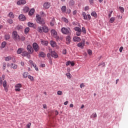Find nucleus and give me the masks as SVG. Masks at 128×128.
<instances>
[{
  "label": "nucleus",
  "instance_id": "obj_1",
  "mask_svg": "<svg viewBox=\"0 0 128 128\" xmlns=\"http://www.w3.org/2000/svg\"><path fill=\"white\" fill-rule=\"evenodd\" d=\"M12 36L13 40H14L16 42H20V35L18 34V32H16V31H14L12 32Z\"/></svg>",
  "mask_w": 128,
  "mask_h": 128
},
{
  "label": "nucleus",
  "instance_id": "obj_2",
  "mask_svg": "<svg viewBox=\"0 0 128 128\" xmlns=\"http://www.w3.org/2000/svg\"><path fill=\"white\" fill-rule=\"evenodd\" d=\"M36 22H38V24H42V26H44V24H46V22H44V18H42L40 14H37L36 16Z\"/></svg>",
  "mask_w": 128,
  "mask_h": 128
},
{
  "label": "nucleus",
  "instance_id": "obj_3",
  "mask_svg": "<svg viewBox=\"0 0 128 128\" xmlns=\"http://www.w3.org/2000/svg\"><path fill=\"white\" fill-rule=\"evenodd\" d=\"M70 28H66L64 27H63L61 29L62 34H70Z\"/></svg>",
  "mask_w": 128,
  "mask_h": 128
},
{
  "label": "nucleus",
  "instance_id": "obj_4",
  "mask_svg": "<svg viewBox=\"0 0 128 128\" xmlns=\"http://www.w3.org/2000/svg\"><path fill=\"white\" fill-rule=\"evenodd\" d=\"M84 44H86V40H82L80 42H79L77 46L78 48H84Z\"/></svg>",
  "mask_w": 128,
  "mask_h": 128
},
{
  "label": "nucleus",
  "instance_id": "obj_5",
  "mask_svg": "<svg viewBox=\"0 0 128 128\" xmlns=\"http://www.w3.org/2000/svg\"><path fill=\"white\" fill-rule=\"evenodd\" d=\"M33 48L35 52H38L40 48L38 47V44L36 43H34L32 44Z\"/></svg>",
  "mask_w": 128,
  "mask_h": 128
},
{
  "label": "nucleus",
  "instance_id": "obj_6",
  "mask_svg": "<svg viewBox=\"0 0 128 128\" xmlns=\"http://www.w3.org/2000/svg\"><path fill=\"white\" fill-rule=\"evenodd\" d=\"M51 34L53 38H58V32H56V30H51Z\"/></svg>",
  "mask_w": 128,
  "mask_h": 128
},
{
  "label": "nucleus",
  "instance_id": "obj_7",
  "mask_svg": "<svg viewBox=\"0 0 128 128\" xmlns=\"http://www.w3.org/2000/svg\"><path fill=\"white\" fill-rule=\"evenodd\" d=\"M27 50H28L29 54H32V52H34V49L30 45H28L27 46Z\"/></svg>",
  "mask_w": 128,
  "mask_h": 128
},
{
  "label": "nucleus",
  "instance_id": "obj_8",
  "mask_svg": "<svg viewBox=\"0 0 128 128\" xmlns=\"http://www.w3.org/2000/svg\"><path fill=\"white\" fill-rule=\"evenodd\" d=\"M26 4V0H20L17 2V4L18 6H22V4Z\"/></svg>",
  "mask_w": 128,
  "mask_h": 128
},
{
  "label": "nucleus",
  "instance_id": "obj_9",
  "mask_svg": "<svg viewBox=\"0 0 128 128\" xmlns=\"http://www.w3.org/2000/svg\"><path fill=\"white\" fill-rule=\"evenodd\" d=\"M18 18L20 20H21L22 22H24L26 20V18L24 15L22 14H21L19 16Z\"/></svg>",
  "mask_w": 128,
  "mask_h": 128
},
{
  "label": "nucleus",
  "instance_id": "obj_10",
  "mask_svg": "<svg viewBox=\"0 0 128 128\" xmlns=\"http://www.w3.org/2000/svg\"><path fill=\"white\" fill-rule=\"evenodd\" d=\"M44 8H50V3L49 2H46L44 4Z\"/></svg>",
  "mask_w": 128,
  "mask_h": 128
},
{
  "label": "nucleus",
  "instance_id": "obj_11",
  "mask_svg": "<svg viewBox=\"0 0 128 128\" xmlns=\"http://www.w3.org/2000/svg\"><path fill=\"white\" fill-rule=\"evenodd\" d=\"M51 56L52 58H58V55L56 52L54 51H52L51 52Z\"/></svg>",
  "mask_w": 128,
  "mask_h": 128
},
{
  "label": "nucleus",
  "instance_id": "obj_12",
  "mask_svg": "<svg viewBox=\"0 0 128 128\" xmlns=\"http://www.w3.org/2000/svg\"><path fill=\"white\" fill-rule=\"evenodd\" d=\"M73 40L74 42H80L82 40V39H80V38L78 36H74L73 38Z\"/></svg>",
  "mask_w": 128,
  "mask_h": 128
},
{
  "label": "nucleus",
  "instance_id": "obj_13",
  "mask_svg": "<svg viewBox=\"0 0 128 128\" xmlns=\"http://www.w3.org/2000/svg\"><path fill=\"white\" fill-rule=\"evenodd\" d=\"M28 26H30V28H36V24H34L32 22H28Z\"/></svg>",
  "mask_w": 128,
  "mask_h": 128
},
{
  "label": "nucleus",
  "instance_id": "obj_14",
  "mask_svg": "<svg viewBox=\"0 0 128 128\" xmlns=\"http://www.w3.org/2000/svg\"><path fill=\"white\" fill-rule=\"evenodd\" d=\"M66 44H70V36H68L66 37Z\"/></svg>",
  "mask_w": 128,
  "mask_h": 128
},
{
  "label": "nucleus",
  "instance_id": "obj_15",
  "mask_svg": "<svg viewBox=\"0 0 128 128\" xmlns=\"http://www.w3.org/2000/svg\"><path fill=\"white\" fill-rule=\"evenodd\" d=\"M43 32H48V28L46 26H43Z\"/></svg>",
  "mask_w": 128,
  "mask_h": 128
},
{
  "label": "nucleus",
  "instance_id": "obj_16",
  "mask_svg": "<svg viewBox=\"0 0 128 128\" xmlns=\"http://www.w3.org/2000/svg\"><path fill=\"white\" fill-rule=\"evenodd\" d=\"M41 44H43L44 46H48V41H46L43 40H41Z\"/></svg>",
  "mask_w": 128,
  "mask_h": 128
},
{
  "label": "nucleus",
  "instance_id": "obj_17",
  "mask_svg": "<svg viewBox=\"0 0 128 128\" xmlns=\"http://www.w3.org/2000/svg\"><path fill=\"white\" fill-rule=\"evenodd\" d=\"M50 44L51 46H52V48H54L56 46V43L54 41H52V40L50 41Z\"/></svg>",
  "mask_w": 128,
  "mask_h": 128
},
{
  "label": "nucleus",
  "instance_id": "obj_18",
  "mask_svg": "<svg viewBox=\"0 0 128 128\" xmlns=\"http://www.w3.org/2000/svg\"><path fill=\"white\" fill-rule=\"evenodd\" d=\"M22 52H24V48H19L18 50H17V54H22Z\"/></svg>",
  "mask_w": 128,
  "mask_h": 128
},
{
  "label": "nucleus",
  "instance_id": "obj_19",
  "mask_svg": "<svg viewBox=\"0 0 128 128\" xmlns=\"http://www.w3.org/2000/svg\"><path fill=\"white\" fill-rule=\"evenodd\" d=\"M8 16L10 17V18H14V13L12 12H10L8 14Z\"/></svg>",
  "mask_w": 128,
  "mask_h": 128
},
{
  "label": "nucleus",
  "instance_id": "obj_20",
  "mask_svg": "<svg viewBox=\"0 0 128 128\" xmlns=\"http://www.w3.org/2000/svg\"><path fill=\"white\" fill-rule=\"evenodd\" d=\"M43 28H44V26L42 27V26H38L37 28V30L38 32H43Z\"/></svg>",
  "mask_w": 128,
  "mask_h": 128
},
{
  "label": "nucleus",
  "instance_id": "obj_21",
  "mask_svg": "<svg viewBox=\"0 0 128 128\" xmlns=\"http://www.w3.org/2000/svg\"><path fill=\"white\" fill-rule=\"evenodd\" d=\"M22 76H23V78H28V72H24L23 74H22Z\"/></svg>",
  "mask_w": 128,
  "mask_h": 128
},
{
  "label": "nucleus",
  "instance_id": "obj_22",
  "mask_svg": "<svg viewBox=\"0 0 128 128\" xmlns=\"http://www.w3.org/2000/svg\"><path fill=\"white\" fill-rule=\"evenodd\" d=\"M12 58L10 56H8L4 58V60L6 62H10V60H11Z\"/></svg>",
  "mask_w": 128,
  "mask_h": 128
},
{
  "label": "nucleus",
  "instance_id": "obj_23",
  "mask_svg": "<svg viewBox=\"0 0 128 128\" xmlns=\"http://www.w3.org/2000/svg\"><path fill=\"white\" fill-rule=\"evenodd\" d=\"M6 80H4V82H3V86L4 88H5V90L6 92H8V88H6Z\"/></svg>",
  "mask_w": 128,
  "mask_h": 128
},
{
  "label": "nucleus",
  "instance_id": "obj_24",
  "mask_svg": "<svg viewBox=\"0 0 128 128\" xmlns=\"http://www.w3.org/2000/svg\"><path fill=\"white\" fill-rule=\"evenodd\" d=\"M28 54V52L26 51H23L22 53L21 54V55L22 56H26Z\"/></svg>",
  "mask_w": 128,
  "mask_h": 128
},
{
  "label": "nucleus",
  "instance_id": "obj_25",
  "mask_svg": "<svg viewBox=\"0 0 128 128\" xmlns=\"http://www.w3.org/2000/svg\"><path fill=\"white\" fill-rule=\"evenodd\" d=\"M29 10H30V8H28V6L24 7V8L23 9V11L25 13L28 12Z\"/></svg>",
  "mask_w": 128,
  "mask_h": 128
},
{
  "label": "nucleus",
  "instance_id": "obj_26",
  "mask_svg": "<svg viewBox=\"0 0 128 128\" xmlns=\"http://www.w3.org/2000/svg\"><path fill=\"white\" fill-rule=\"evenodd\" d=\"M74 30L76 32H82V29L80 27L76 26L74 28Z\"/></svg>",
  "mask_w": 128,
  "mask_h": 128
},
{
  "label": "nucleus",
  "instance_id": "obj_27",
  "mask_svg": "<svg viewBox=\"0 0 128 128\" xmlns=\"http://www.w3.org/2000/svg\"><path fill=\"white\" fill-rule=\"evenodd\" d=\"M82 16L84 17V20H88V16H86V14L84 12L82 13Z\"/></svg>",
  "mask_w": 128,
  "mask_h": 128
},
{
  "label": "nucleus",
  "instance_id": "obj_28",
  "mask_svg": "<svg viewBox=\"0 0 128 128\" xmlns=\"http://www.w3.org/2000/svg\"><path fill=\"white\" fill-rule=\"evenodd\" d=\"M54 24H56V20H54V18H53L50 22L51 26H54Z\"/></svg>",
  "mask_w": 128,
  "mask_h": 128
},
{
  "label": "nucleus",
  "instance_id": "obj_29",
  "mask_svg": "<svg viewBox=\"0 0 128 128\" xmlns=\"http://www.w3.org/2000/svg\"><path fill=\"white\" fill-rule=\"evenodd\" d=\"M92 16H94V18H98V14L96 12H93L91 13Z\"/></svg>",
  "mask_w": 128,
  "mask_h": 128
},
{
  "label": "nucleus",
  "instance_id": "obj_30",
  "mask_svg": "<svg viewBox=\"0 0 128 128\" xmlns=\"http://www.w3.org/2000/svg\"><path fill=\"white\" fill-rule=\"evenodd\" d=\"M34 14V9H31V10L28 12L29 16H32Z\"/></svg>",
  "mask_w": 128,
  "mask_h": 128
},
{
  "label": "nucleus",
  "instance_id": "obj_31",
  "mask_svg": "<svg viewBox=\"0 0 128 128\" xmlns=\"http://www.w3.org/2000/svg\"><path fill=\"white\" fill-rule=\"evenodd\" d=\"M11 68H14V70H16V68H18V66L16 64H12Z\"/></svg>",
  "mask_w": 128,
  "mask_h": 128
},
{
  "label": "nucleus",
  "instance_id": "obj_32",
  "mask_svg": "<svg viewBox=\"0 0 128 128\" xmlns=\"http://www.w3.org/2000/svg\"><path fill=\"white\" fill-rule=\"evenodd\" d=\"M28 78H29L31 82H34V77L30 75L28 76Z\"/></svg>",
  "mask_w": 128,
  "mask_h": 128
},
{
  "label": "nucleus",
  "instance_id": "obj_33",
  "mask_svg": "<svg viewBox=\"0 0 128 128\" xmlns=\"http://www.w3.org/2000/svg\"><path fill=\"white\" fill-rule=\"evenodd\" d=\"M40 56L42 58H45L46 57V54L44 52H40Z\"/></svg>",
  "mask_w": 128,
  "mask_h": 128
},
{
  "label": "nucleus",
  "instance_id": "obj_34",
  "mask_svg": "<svg viewBox=\"0 0 128 128\" xmlns=\"http://www.w3.org/2000/svg\"><path fill=\"white\" fill-rule=\"evenodd\" d=\"M62 12H66V6H62Z\"/></svg>",
  "mask_w": 128,
  "mask_h": 128
},
{
  "label": "nucleus",
  "instance_id": "obj_35",
  "mask_svg": "<svg viewBox=\"0 0 128 128\" xmlns=\"http://www.w3.org/2000/svg\"><path fill=\"white\" fill-rule=\"evenodd\" d=\"M16 30H22V27L20 25H18L16 26Z\"/></svg>",
  "mask_w": 128,
  "mask_h": 128
},
{
  "label": "nucleus",
  "instance_id": "obj_36",
  "mask_svg": "<svg viewBox=\"0 0 128 128\" xmlns=\"http://www.w3.org/2000/svg\"><path fill=\"white\" fill-rule=\"evenodd\" d=\"M114 20H116V18L114 17H112L110 18L109 22L110 24H112V22H114Z\"/></svg>",
  "mask_w": 128,
  "mask_h": 128
},
{
  "label": "nucleus",
  "instance_id": "obj_37",
  "mask_svg": "<svg viewBox=\"0 0 128 128\" xmlns=\"http://www.w3.org/2000/svg\"><path fill=\"white\" fill-rule=\"evenodd\" d=\"M40 16H42V18H44V16H46V14H44V12L42 11L40 12Z\"/></svg>",
  "mask_w": 128,
  "mask_h": 128
},
{
  "label": "nucleus",
  "instance_id": "obj_38",
  "mask_svg": "<svg viewBox=\"0 0 128 128\" xmlns=\"http://www.w3.org/2000/svg\"><path fill=\"white\" fill-rule=\"evenodd\" d=\"M119 9L120 10V12H122V14H124V8L122 6H120Z\"/></svg>",
  "mask_w": 128,
  "mask_h": 128
},
{
  "label": "nucleus",
  "instance_id": "obj_39",
  "mask_svg": "<svg viewBox=\"0 0 128 128\" xmlns=\"http://www.w3.org/2000/svg\"><path fill=\"white\" fill-rule=\"evenodd\" d=\"M62 22H68V18H64V17H63L62 18Z\"/></svg>",
  "mask_w": 128,
  "mask_h": 128
},
{
  "label": "nucleus",
  "instance_id": "obj_40",
  "mask_svg": "<svg viewBox=\"0 0 128 128\" xmlns=\"http://www.w3.org/2000/svg\"><path fill=\"white\" fill-rule=\"evenodd\" d=\"M28 32H30V28L27 27L24 30L25 34H28Z\"/></svg>",
  "mask_w": 128,
  "mask_h": 128
},
{
  "label": "nucleus",
  "instance_id": "obj_41",
  "mask_svg": "<svg viewBox=\"0 0 128 128\" xmlns=\"http://www.w3.org/2000/svg\"><path fill=\"white\" fill-rule=\"evenodd\" d=\"M22 86V84H16V86H15V88H20Z\"/></svg>",
  "mask_w": 128,
  "mask_h": 128
},
{
  "label": "nucleus",
  "instance_id": "obj_42",
  "mask_svg": "<svg viewBox=\"0 0 128 128\" xmlns=\"http://www.w3.org/2000/svg\"><path fill=\"white\" fill-rule=\"evenodd\" d=\"M70 6H74V0H70L69 3Z\"/></svg>",
  "mask_w": 128,
  "mask_h": 128
},
{
  "label": "nucleus",
  "instance_id": "obj_43",
  "mask_svg": "<svg viewBox=\"0 0 128 128\" xmlns=\"http://www.w3.org/2000/svg\"><path fill=\"white\" fill-rule=\"evenodd\" d=\"M7 21H8V22L10 24H12L14 23V21L12 19H8V20H7Z\"/></svg>",
  "mask_w": 128,
  "mask_h": 128
},
{
  "label": "nucleus",
  "instance_id": "obj_44",
  "mask_svg": "<svg viewBox=\"0 0 128 128\" xmlns=\"http://www.w3.org/2000/svg\"><path fill=\"white\" fill-rule=\"evenodd\" d=\"M29 62L30 64H32V66L36 67V64L34 63V62L32 60H30Z\"/></svg>",
  "mask_w": 128,
  "mask_h": 128
},
{
  "label": "nucleus",
  "instance_id": "obj_45",
  "mask_svg": "<svg viewBox=\"0 0 128 128\" xmlns=\"http://www.w3.org/2000/svg\"><path fill=\"white\" fill-rule=\"evenodd\" d=\"M66 76L69 78H72V74H70V73L68 72V73L66 74Z\"/></svg>",
  "mask_w": 128,
  "mask_h": 128
},
{
  "label": "nucleus",
  "instance_id": "obj_46",
  "mask_svg": "<svg viewBox=\"0 0 128 128\" xmlns=\"http://www.w3.org/2000/svg\"><path fill=\"white\" fill-rule=\"evenodd\" d=\"M6 42H2V48H6Z\"/></svg>",
  "mask_w": 128,
  "mask_h": 128
},
{
  "label": "nucleus",
  "instance_id": "obj_47",
  "mask_svg": "<svg viewBox=\"0 0 128 128\" xmlns=\"http://www.w3.org/2000/svg\"><path fill=\"white\" fill-rule=\"evenodd\" d=\"M57 94H58V96H62V92L61 90H58L57 92Z\"/></svg>",
  "mask_w": 128,
  "mask_h": 128
},
{
  "label": "nucleus",
  "instance_id": "obj_48",
  "mask_svg": "<svg viewBox=\"0 0 128 128\" xmlns=\"http://www.w3.org/2000/svg\"><path fill=\"white\" fill-rule=\"evenodd\" d=\"M105 66L106 64L104 63V62H102L98 64V66Z\"/></svg>",
  "mask_w": 128,
  "mask_h": 128
},
{
  "label": "nucleus",
  "instance_id": "obj_49",
  "mask_svg": "<svg viewBox=\"0 0 128 128\" xmlns=\"http://www.w3.org/2000/svg\"><path fill=\"white\" fill-rule=\"evenodd\" d=\"M82 32L83 34H86V28H84V27H82Z\"/></svg>",
  "mask_w": 128,
  "mask_h": 128
},
{
  "label": "nucleus",
  "instance_id": "obj_50",
  "mask_svg": "<svg viewBox=\"0 0 128 128\" xmlns=\"http://www.w3.org/2000/svg\"><path fill=\"white\" fill-rule=\"evenodd\" d=\"M88 52L89 56H92V52L90 50H88Z\"/></svg>",
  "mask_w": 128,
  "mask_h": 128
},
{
  "label": "nucleus",
  "instance_id": "obj_51",
  "mask_svg": "<svg viewBox=\"0 0 128 128\" xmlns=\"http://www.w3.org/2000/svg\"><path fill=\"white\" fill-rule=\"evenodd\" d=\"M97 115H96V113L94 112L92 114V115L91 116V117L92 118H96Z\"/></svg>",
  "mask_w": 128,
  "mask_h": 128
},
{
  "label": "nucleus",
  "instance_id": "obj_52",
  "mask_svg": "<svg viewBox=\"0 0 128 128\" xmlns=\"http://www.w3.org/2000/svg\"><path fill=\"white\" fill-rule=\"evenodd\" d=\"M10 34H6L5 35V39L6 40H10Z\"/></svg>",
  "mask_w": 128,
  "mask_h": 128
},
{
  "label": "nucleus",
  "instance_id": "obj_53",
  "mask_svg": "<svg viewBox=\"0 0 128 128\" xmlns=\"http://www.w3.org/2000/svg\"><path fill=\"white\" fill-rule=\"evenodd\" d=\"M82 32H76V36H80Z\"/></svg>",
  "mask_w": 128,
  "mask_h": 128
},
{
  "label": "nucleus",
  "instance_id": "obj_54",
  "mask_svg": "<svg viewBox=\"0 0 128 128\" xmlns=\"http://www.w3.org/2000/svg\"><path fill=\"white\" fill-rule=\"evenodd\" d=\"M20 40H22V42H24V40H26V37L24 36H22L21 38H20Z\"/></svg>",
  "mask_w": 128,
  "mask_h": 128
},
{
  "label": "nucleus",
  "instance_id": "obj_55",
  "mask_svg": "<svg viewBox=\"0 0 128 128\" xmlns=\"http://www.w3.org/2000/svg\"><path fill=\"white\" fill-rule=\"evenodd\" d=\"M6 62L3 63V70H6Z\"/></svg>",
  "mask_w": 128,
  "mask_h": 128
},
{
  "label": "nucleus",
  "instance_id": "obj_56",
  "mask_svg": "<svg viewBox=\"0 0 128 128\" xmlns=\"http://www.w3.org/2000/svg\"><path fill=\"white\" fill-rule=\"evenodd\" d=\"M62 54H66V49L63 50Z\"/></svg>",
  "mask_w": 128,
  "mask_h": 128
},
{
  "label": "nucleus",
  "instance_id": "obj_57",
  "mask_svg": "<svg viewBox=\"0 0 128 128\" xmlns=\"http://www.w3.org/2000/svg\"><path fill=\"white\" fill-rule=\"evenodd\" d=\"M80 88H84V83H82L80 84Z\"/></svg>",
  "mask_w": 128,
  "mask_h": 128
},
{
  "label": "nucleus",
  "instance_id": "obj_58",
  "mask_svg": "<svg viewBox=\"0 0 128 128\" xmlns=\"http://www.w3.org/2000/svg\"><path fill=\"white\" fill-rule=\"evenodd\" d=\"M71 64V62L70 61H68L66 62V66H70V64Z\"/></svg>",
  "mask_w": 128,
  "mask_h": 128
},
{
  "label": "nucleus",
  "instance_id": "obj_59",
  "mask_svg": "<svg viewBox=\"0 0 128 128\" xmlns=\"http://www.w3.org/2000/svg\"><path fill=\"white\" fill-rule=\"evenodd\" d=\"M112 10L110 11V14H108V17L110 18V16H112Z\"/></svg>",
  "mask_w": 128,
  "mask_h": 128
},
{
  "label": "nucleus",
  "instance_id": "obj_60",
  "mask_svg": "<svg viewBox=\"0 0 128 128\" xmlns=\"http://www.w3.org/2000/svg\"><path fill=\"white\" fill-rule=\"evenodd\" d=\"M122 50H124V47L121 46V47L120 48V50H119L120 52H122Z\"/></svg>",
  "mask_w": 128,
  "mask_h": 128
},
{
  "label": "nucleus",
  "instance_id": "obj_61",
  "mask_svg": "<svg viewBox=\"0 0 128 128\" xmlns=\"http://www.w3.org/2000/svg\"><path fill=\"white\" fill-rule=\"evenodd\" d=\"M30 126H32V123H29L27 124L26 126L28 128H30Z\"/></svg>",
  "mask_w": 128,
  "mask_h": 128
},
{
  "label": "nucleus",
  "instance_id": "obj_62",
  "mask_svg": "<svg viewBox=\"0 0 128 128\" xmlns=\"http://www.w3.org/2000/svg\"><path fill=\"white\" fill-rule=\"evenodd\" d=\"M16 92H20V88H15Z\"/></svg>",
  "mask_w": 128,
  "mask_h": 128
},
{
  "label": "nucleus",
  "instance_id": "obj_63",
  "mask_svg": "<svg viewBox=\"0 0 128 128\" xmlns=\"http://www.w3.org/2000/svg\"><path fill=\"white\" fill-rule=\"evenodd\" d=\"M84 10H88V6H86L85 7Z\"/></svg>",
  "mask_w": 128,
  "mask_h": 128
},
{
  "label": "nucleus",
  "instance_id": "obj_64",
  "mask_svg": "<svg viewBox=\"0 0 128 128\" xmlns=\"http://www.w3.org/2000/svg\"><path fill=\"white\" fill-rule=\"evenodd\" d=\"M87 16H88V20H90V18H92V16H90V14L87 15Z\"/></svg>",
  "mask_w": 128,
  "mask_h": 128
}]
</instances>
